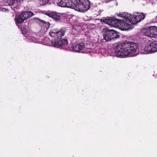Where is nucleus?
<instances>
[{"instance_id": "9", "label": "nucleus", "mask_w": 157, "mask_h": 157, "mask_svg": "<svg viewBox=\"0 0 157 157\" xmlns=\"http://www.w3.org/2000/svg\"><path fill=\"white\" fill-rule=\"evenodd\" d=\"M102 21L103 22L111 26L116 27L119 26L120 19L114 18L113 17H108L107 18H103Z\"/></svg>"}, {"instance_id": "13", "label": "nucleus", "mask_w": 157, "mask_h": 157, "mask_svg": "<svg viewBox=\"0 0 157 157\" xmlns=\"http://www.w3.org/2000/svg\"><path fill=\"white\" fill-rule=\"evenodd\" d=\"M25 20L32 17L34 15V13L30 11H24L21 14Z\"/></svg>"}, {"instance_id": "10", "label": "nucleus", "mask_w": 157, "mask_h": 157, "mask_svg": "<svg viewBox=\"0 0 157 157\" xmlns=\"http://www.w3.org/2000/svg\"><path fill=\"white\" fill-rule=\"evenodd\" d=\"M85 47L84 44L83 43H75L72 45V49L75 52H79L82 50Z\"/></svg>"}, {"instance_id": "14", "label": "nucleus", "mask_w": 157, "mask_h": 157, "mask_svg": "<svg viewBox=\"0 0 157 157\" xmlns=\"http://www.w3.org/2000/svg\"><path fill=\"white\" fill-rule=\"evenodd\" d=\"M15 20L16 25H17V24H21L25 21V19L23 18V17L21 14L18 15L17 18L16 17L15 18Z\"/></svg>"}, {"instance_id": "15", "label": "nucleus", "mask_w": 157, "mask_h": 157, "mask_svg": "<svg viewBox=\"0 0 157 157\" xmlns=\"http://www.w3.org/2000/svg\"><path fill=\"white\" fill-rule=\"evenodd\" d=\"M21 31L22 33L24 36H26L27 35V34L28 33V29L24 27V26H22L21 28Z\"/></svg>"}, {"instance_id": "11", "label": "nucleus", "mask_w": 157, "mask_h": 157, "mask_svg": "<svg viewBox=\"0 0 157 157\" xmlns=\"http://www.w3.org/2000/svg\"><path fill=\"white\" fill-rule=\"evenodd\" d=\"M45 14L56 20H59L61 17L60 15L56 12H46Z\"/></svg>"}, {"instance_id": "5", "label": "nucleus", "mask_w": 157, "mask_h": 157, "mask_svg": "<svg viewBox=\"0 0 157 157\" xmlns=\"http://www.w3.org/2000/svg\"><path fill=\"white\" fill-rule=\"evenodd\" d=\"M102 32L103 39L107 41L119 38L120 36V33L107 28H103Z\"/></svg>"}, {"instance_id": "8", "label": "nucleus", "mask_w": 157, "mask_h": 157, "mask_svg": "<svg viewBox=\"0 0 157 157\" xmlns=\"http://www.w3.org/2000/svg\"><path fill=\"white\" fill-rule=\"evenodd\" d=\"M143 34L150 37H155L157 36V27L150 26L144 30Z\"/></svg>"}, {"instance_id": "2", "label": "nucleus", "mask_w": 157, "mask_h": 157, "mask_svg": "<svg viewBox=\"0 0 157 157\" xmlns=\"http://www.w3.org/2000/svg\"><path fill=\"white\" fill-rule=\"evenodd\" d=\"M57 4L60 6L71 8L80 12L90 9L91 5L89 0H61Z\"/></svg>"}, {"instance_id": "7", "label": "nucleus", "mask_w": 157, "mask_h": 157, "mask_svg": "<svg viewBox=\"0 0 157 157\" xmlns=\"http://www.w3.org/2000/svg\"><path fill=\"white\" fill-rule=\"evenodd\" d=\"M129 17L130 18L129 22L133 25L140 22L145 18V15L143 13H136V15L129 14Z\"/></svg>"}, {"instance_id": "4", "label": "nucleus", "mask_w": 157, "mask_h": 157, "mask_svg": "<svg viewBox=\"0 0 157 157\" xmlns=\"http://www.w3.org/2000/svg\"><path fill=\"white\" fill-rule=\"evenodd\" d=\"M118 17L122 18L120 21L119 26L122 30H131L133 28L132 24H131L129 22L131 20L130 18L129 17V14L126 13H117V14Z\"/></svg>"}, {"instance_id": "3", "label": "nucleus", "mask_w": 157, "mask_h": 157, "mask_svg": "<svg viewBox=\"0 0 157 157\" xmlns=\"http://www.w3.org/2000/svg\"><path fill=\"white\" fill-rule=\"evenodd\" d=\"M66 32V28L61 29L58 31L57 29H54L51 30L49 32L50 36L55 38L54 42H52V44L53 46L56 48H59L67 45L68 41L66 39H61L62 36H64Z\"/></svg>"}, {"instance_id": "1", "label": "nucleus", "mask_w": 157, "mask_h": 157, "mask_svg": "<svg viewBox=\"0 0 157 157\" xmlns=\"http://www.w3.org/2000/svg\"><path fill=\"white\" fill-rule=\"evenodd\" d=\"M138 44L131 41H125L117 44L115 48V54L117 57L124 58L132 56L139 48Z\"/></svg>"}, {"instance_id": "12", "label": "nucleus", "mask_w": 157, "mask_h": 157, "mask_svg": "<svg viewBox=\"0 0 157 157\" xmlns=\"http://www.w3.org/2000/svg\"><path fill=\"white\" fill-rule=\"evenodd\" d=\"M6 2L13 10L18 8L17 0H6Z\"/></svg>"}, {"instance_id": "17", "label": "nucleus", "mask_w": 157, "mask_h": 157, "mask_svg": "<svg viewBox=\"0 0 157 157\" xmlns=\"http://www.w3.org/2000/svg\"><path fill=\"white\" fill-rule=\"evenodd\" d=\"M50 0H41L43 2V4L44 5H45L48 3Z\"/></svg>"}, {"instance_id": "6", "label": "nucleus", "mask_w": 157, "mask_h": 157, "mask_svg": "<svg viewBox=\"0 0 157 157\" xmlns=\"http://www.w3.org/2000/svg\"><path fill=\"white\" fill-rule=\"evenodd\" d=\"M157 52V41L149 40L147 46L141 49L143 54L151 53Z\"/></svg>"}, {"instance_id": "16", "label": "nucleus", "mask_w": 157, "mask_h": 157, "mask_svg": "<svg viewBox=\"0 0 157 157\" xmlns=\"http://www.w3.org/2000/svg\"><path fill=\"white\" fill-rule=\"evenodd\" d=\"M43 25L46 29H48L50 26V24L49 22H45Z\"/></svg>"}, {"instance_id": "18", "label": "nucleus", "mask_w": 157, "mask_h": 157, "mask_svg": "<svg viewBox=\"0 0 157 157\" xmlns=\"http://www.w3.org/2000/svg\"><path fill=\"white\" fill-rule=\"evenodd\" d=\"M37 19L38 21L40 23H41V24H42L43 25L45 22V21H44L41 20L40 18H37Z\"/></svg>"}]
</instances>
